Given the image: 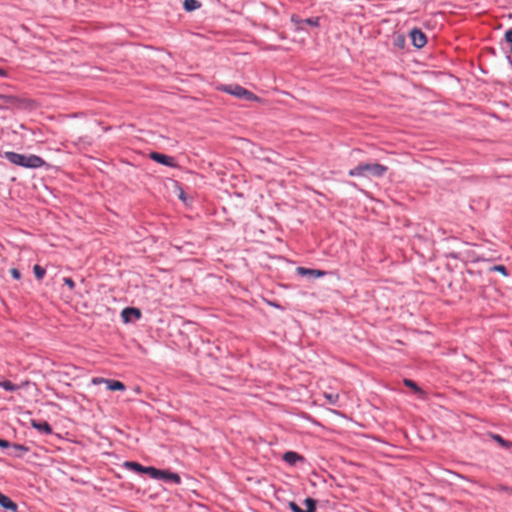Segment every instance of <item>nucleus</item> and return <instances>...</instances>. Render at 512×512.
I'll list each match as a JSON object with an SVG mask.
<instances>
[{
  "mask_svg": "<svg viewBox=\"0 0 512 512\" xmlns=\"http://www.w3.org/2000/svg\"><path fill=\"white\" fill-rule=\"evenodd\" d=\"M22 100L13 95L0 94V111L20 107Z\"/></svg>",
  "mask_w": 512,
  "mask_h": 512,
  "instance_id": "obj_4",
  "label": "nucleus"
},
{
  "mask_svg": "<svg viewBox=\"0 0 512 512\" xmlns=\"http://www.w3.org/2000/svg\"><path fill=\"white\" fill-rule=\"evenodd\" d=\"M63 282L65 285L69 287L70 290H73L75 288V282L70 277H64Z\"/></svg>",
  "mask_w": 512,
  "mask_h": 512,
  "instance_id": "obj_28",
  "label": "nucleus"
},
{
  "mask_svg": "<svg viewBox=\"0 0 512 512\" xmlns=\"http://www.w3.org/2000/svg\"><path fill=\"white\" fill-rule=\"evenodd\" d=\"M410 38L415 48L420 49L427 43V37L425 33L419 28H413L410 31Z\"/></svg>",
  "mask_w": 512,
  "mask_h": 512,
  "instance_id": "obj_6",
  "label": "nucleus"
},
{
  "mask_svg": "<svg viewBox=\"0 0 512 512\" xmlns=\"http://www.w3.org/2000/svg\"><path fill=\"white\" fill-rule=\"evenodd\" d=\"M304 24L312 26V27H318L320 25V18L319 17H311L304 19Z\"/></svg>",
  "mask_w": 512,
  "mask_h": 512,
  "instance_id": "obj_24",
  "label": "nucleus"
},
{
  "mask_svg": "<svg viewBox=\"0 0 512 512\" xmlns=\"http://www.w3.org/2000/svg\"><path fill=\"white\" fill-rule=\"evenodd\" d=\"M489 436L494 440L496 441L501 447L505 448V449H509L510 447H512V443L509 442L508 440L504 439L501 435L499 434H496V433H489Z\"/></svg>",
  "mask_w": 512,
  "mask_h": 512,
  "instance_id": "obj_17",
  "label": "nucleus"
},
{
  "mask_svg": "<svg viewBox=\"0 0 512 512\" xmlns=\"http://www.w3.org/2000/svg\"><path fill=\"white\" fill-rule=\"evenodd\" d=\"M9 76V73L7 70L0 68V78H7Z\"/></svg>",
  "mask_w": 512,
  "mask_h": 512,
  "instance_id": "obj_32",
  "label": "nucleus"
},
{
  "mask_svg": "<svg viewBox=\"0 0 512 512\" xmlns=\"http://www.w3.org/2000/svg\"><path fill=\"white\" fill-rule=\"evenodd\" d=\"M291 22H293L296 25L297 29H299V30H303L304 29L303 28L304 19H301V18H299L296 15H292L291 16Z\"/></svg>",
  "mask_w": 512,
  "mask_h": 512,
  "instance_id": "obj_25",
  "label": "nucleus"
},
{
  "mask_svg": "<svg viewBox=\"0 0 512 512\" xmlns=\"http://www.w3.org/2000/svg\"><path fill=\"white\" fill-rule=\"evenodd\" d=\"M221 91L230 94L232 96H235L239 99H244L246 101H260V98L254 94L253 92L247 90L246 88L242 87L239 84H229V85H223L220 88Z\"/></svg>",
  "mask_w": 512,
  "mask_h": 512,
  "instance_id": "obj_3",
  "label": "nucleus"
},
{
  "mask_svg": "<svg viewBox=\"0 0 512 512\" xmlns=\"http://www.w3.org/2000/svg\"><path fill=\"white\" fill-rule=\"evenodd\" d=\"M142 317L140 309L135 307H126L121 312V318L124 323L137 321Z\"/></svg>",
  "mask_w": 512,
  "mask_h": 512,
  "instance_id": "obj_8",
  "label": "nucleus"
},
{
  "mask_svg": "<svg viewBox=\"0 0 512 512\" xmlns=\"http://www.w3.org/2000/svg\"><path fill=\"white\" fill-rule=\"evenodd\" d=\"M105 380H106V379H104V378H93L92 382H93L94 384H98V383H102V382H104V383H105Z\"/></svg>",
  "mask_w": 512,
  "mask_h": 512,
  "instance_id": "obj_34",
  "label": "nucleus"
},
{
  "mask_svg": "<svg viewBox=\"0 0 512 512\" xmlns=\"http://www.w3.org/2000/svg\"><path fill=\"white\" fill-rule=\"evenodd\" d=\"M403 383L406 387L411 388L415 393H422V389L411 379H404Z\"/></svg>",
  "mask_w": 512,
  "mask_h": 512,
  "instance_id": "obj_23",
  "label": "nucleus"
},
{
  "mask_svg": "<svg viewBox=\"0 0 512 512\" xmlns=\"http://www.w3.org/2000/svg\"><path fill=\"white\" fill-rule=\"evenodd\" d=\"M33 271H34V275L37 280H42L46 274L45 268H43L42 266H40L38 264L34 265Z\"/></svg>",
  "mask_w": 512,
  "mask_h": 512,
  "instance_id": "obj_22",
  "label": "nucleus"
},
{
  "mask_svg": "<svg viewBox=\"0 0 512 512\" xmlns=\"http://www.w3.org/2000/svg\"><path fill=\"white\" fill-rule=\"evenodd\" d=\"M10 446H11V444L9 441L0 438V448H8Z\"/></svg>",
  "mask_w": 512,
  "mask_h": 512,
  "instance_id": "obj_31",
  "label": "nucleus"
},
{
  "mask_svg": "<svg viewBox=\"0 0 512 512\" xmlns=\"http://www.w3.org/2000/svg\"><path fill=\"white\" fill-rule=\"evenodd\" d=\"M406 40L405 37L401 34H398L393 39V46L398 49H403L405 47Z\"/></svg>",
  "mask_w": 512,
  "mask_h": 512,
  "instance_id": "obj_19",
  "label": "nucleus"
},
{
  "mask_svg": "<svg viewBox=\"0 0 512 512\" xmlns=\"http://www.w3.org/2000/svg\"><path fill=\"white\" fill-rule=\"evenodd\" d=\"M0 387L9 392H15L19 389L18 385L12 383L9 380L0 381Z\"/></svg>",
  "mask_w": 512,
  "mask_h": 512,
  "instance_id": "obj_18",
  "label": "nucleus"
},
{
  "mask_svg": "<svg viewBox=\"0 0 512 512\" xmlns=\"http://www.w3.org/2000/svg\"><path fill=\"white\" fill-rule=\"evenodd\" d=\"M123 467L125 469L131 470V471L136 472L138 474H143L144 473V469H145V466L141 465L138 462H134V461H125L123 463Z\"/></svg>",
  "mask_w": 512,
  "mask_h": 512,
  "instance_id": "obj_14",
  "label": "nucleus"
},
{
  "mask_svg": "<svg viewBox=\"0 0 512 512\" xmlns=\"http://www.w3.org/2000/svg\"><path fill=\"white\" fill-rule=\"evenodd\" d=\"M12 447L14 448V450H16L17 452H21V453H24V452H27L28 451V448L24 445H21V444H13Z\"/></svg>",
  "mask_w": 512,
  "mask_h": 512,
  "instance_id": "obj_30",
  "label": "nucleus"
},
{
  "mask_svg": "<svg viewBox=\"0 0 512 512\" xmlns=\"http://www.w3.org/2000/svg\"><path fill=\"white\" fill-rule=\"evenodd\" d=\"M505 40H506L507 44L509 45L510 52L512 53V28L506 31Z\"/></svg>",
  "mask_w": 512,
  "mask_h": 512,
  "instance_id": "obj_27",
  "label": "nucleus"
},
{
  "mask_svg": "<svg viewBox=\"0 0 512 512\" xmlns=\"http://www.w3.org/2000/svg\"><path fill=\"white\" fill-rule=\"evenodd\" d=\"M324 397L328 401L329 404L338 406L339 394H337V393H324Z\"/></svg>",
  "mask_w": 512,
  "mask_h": 512,
  "instance_id": "obj_21",
  "label": "nucleus"
},
{
  "mask_svg": "<svg viewBox=\"0 0 512 512\" xmlns=\"http://www.w3.org/2000/svg\"><path fill=\"white\" fill-rule=\"evenodd\" d=\"M201 7V2L198 0H184L183 8L186 12H192Z\"/></svg>",
  "mask_w": 512,
  "mask_h": 512,
  "instance_id": "obj_16",
  "label": "nucleus"
},
{
  "mask_svg": "<svg viewBox=\"0 0 512 512\" xmlns=\"http://www.w3.org/2000/svg\"><path fill=\"white\" fill-rule=\"evenodd\" d=\"M269 304H270L271 306H273V307L280 308V305H278V304H276V303H274V302H270Z\"/></svg>",
  "mask_w": 512,
  "mask_h": 512,
  "instance_id": "obj_35",
  "label": "nucleus"
},
{
  "mask_svg": "<svg viewBox=\"0 0 512 512\" xmlns=\"http://www.w3.org/2000/svg\"><path fill=\"white\" fill-rule=\"evenodd\" d=\"M296 272L300 276H307L313 279L321 278L328 274V272L324 270L311 269L306 267H297Z\"/></svg>",
  "mask_w": 512,
  "mask_h": 512,
  "instance_id": "obj_9",
  "label": "nucleus"
},
{
  "mask_svg": "<svg viewBox=\"0 0 512 512\" xmlns=\"http://www.w3.org/2000/svg\"><path fill=\"white\" fill-rule=\"evenodd\" d=\"M492 271H497L503 274L504 276H508V271L505 266L503 265H495L491 268Z\"/></svg>",
  "mask_w": 512,
  "mask_h": 512,
  "instance_id": "obj_26",
  "label": "nucleus"
},
{
  "mask_svg": "<svg viewBox=\"0 0 512 512\" xmlns=\"http://www.w3.org/2000/svg\"><path fill=\"white\" fill-rule=\"evenodd\" d=\"M0 506L11 512H16L18 508L17 504L2 492H0Z\"/></svg>",
  "mask_w": 512,
  "mask_h": 512,
  "instance_id": "obj_12",
  "label": "nucleus"
},
{
  "mask_svg": "<svg viewBox=\"0 0 512 512\" xmlns=\"http://www.w3.org/2000/svg\"><path fill=\"white\" fill-rule=\"evenodd\" d=\"M157 480H162L167 483L180 484L181 477L179 474L171 472L170 470H162L160 469Z\"/></svg>",
  "mask_w": 512,
  "mask_h": 512,
  "instance_id": "obj_10",
  "label": "nucleus"
},
{
  "mask_svg": "<svg viewBox=\"0 0 512 512\" xmlns=\"http://www.w3.org/2000/svg\"><path fill=\"white\" fill-rule=\"evenodd\" d=\"M282 458L289 465H295L298 461L304 460V457L302 455L294 451L285 452Z\"/></svg>",
  "mask_w": 512,
  "mask_h": 512,
  "instance_id": "obj_13",
  "label": "nucleus"
},
{
  "mask_svg": "<svg viewBox=\"0 0 512 512\" xmlns=\"http://www.w3.org/2000/svg\"><path fill=\"white\" fill-rule=\"evenodd\" d=\"M304 505L306 506V509L300 508L295 502L291 501L289 502L288 506L292 512H315L316 511V505L317 502L315 499L311 497H307L304 500Z\"/></svg>",
  "mask_w": 512,
  "mask_h": 512,
  "instance_id": "obj_7",
  "label": "nucleus"
},
{
  "mask_svg": "<svg viewBox=\"0 0 512 512\" xmlns=\"http://www.w3.org/2000/svg\"><path fill=\"white\" fill-rule=\"evenodd\" d=\"M2 157L14 165L27 169H38L46 164L43 158L34 154L25 155L13 151H6L3 153Z\"/></svg>",
  "mask_w": 512,
  "mask_h": 512,
  "instance_id": "obj_1",
  "label": "nucleus"
},
{
  "mask_svg": "<svg viewBox=\"0 0 512 512\" xmlns=\"http://www.w3.org/2000/svg\"><path fill=\"white\" fill-rule=\"evenodd\" d=\"M80 143H87V144H89L90 142L88 141V138H87V137H80V138L78 139V141L76 142V144L78 145V144H80Z\"/></svg>",
  "mask_w": 512,
  "mask_h": 512,
  "instance_id": "obj_33",
  "label": "nucleus"
},
{
  "mask_svg": "<svg viewBox=\"0 0 512 512\" xmlns=\"http://www.w3.org/2000/svg\"><path fill=\"white\" fill-rule=\"evenodd\" d=\"M31 426L34 429H36L37 431H39L40 433L45 434V435H51L53 433V429H52L51 425L47 421H44V420L32 419Z\"/></svg>",
  "mask_w": 512,
  "mask_h": 512,
  "instance_id": "obj_11",
  "label": "nucleus"
},
{
  "mask_svg": "<svg viewBox=\"0 0 512 512\" xmlns=\"http://www.w3.org/2000/svg\"><path fill=\"white\" fill-rule=\"evenodd\" d=\"M388 167L380 163H360L350 169L348 174L351 177H383Z\"/></svg>",
  "mask_w": 512,
  "mask_h": 512,
  "instance_id": "obj_2",
  "label": "nucleus"
},
{
  "mask_svg": "<svg viewBox=\"0 0 512 512\" xmlns=\"http://www.w3.org/2000/svg\"><path fill=\"white\" fill-rule=\"evenodd\" d=\"M149 157L153 161H155L159 164H162L166 167H170V168L178 167L177 162L175 161L174 157H172V156H168L166 154L159 153V152H151Z\"/></svg>",
  "mask_w": 512,
  "mask_h": 512,
  "instance_id": "obj_5",
  "label": "nucleus"
},
{
  "mask_svg": "<svg viewBox=\"0 0 512 512\" xmlns=\"http://www.w3.org/2000/svg\"><path fill=\"white\" fill-rule=\"evenodd\" d=\"M105 384L110 391H124L126 389L124 383L118 380L108 379L105 380Z\"/></svg>",
  "mask_w": 512,
  "mask_h": 512,
  "instance_id": "obj_15",
  "label": "nucleus"
},
{
  "mask_svg": "<svg viewBox=\"0 0 512 512\" xmlns=\"http://www.w3.org/2000/svg\"><path fill=\"white\" fill-rule=\"evenodd\" d=\"M159 471H160V469H157L153 466H145L143 474H147V475H149L150 478L157 480Z\"/></svg>",
  "mask_w": 512,
  "mask_h": 512,
  "instance_id": "obj_20",
  "label": "nucleus"
},
{
  "mask_svg": "<svg viewBox=\"0 0 512 512\" xmlns=\"http://www.w3.org/2000/svg\"><path fill=\"white\" fill-rule=\"evenodd\" d=\"M10 273H11V276L15 280H20L21 279V273H20V271L17 268H11L10 269Z\"/></svg>",
  "mask_w": 512,
  "mask_h": 512,
  "instance_id": "obj_29",
  "label": "nucleus"
}]
</instances>
